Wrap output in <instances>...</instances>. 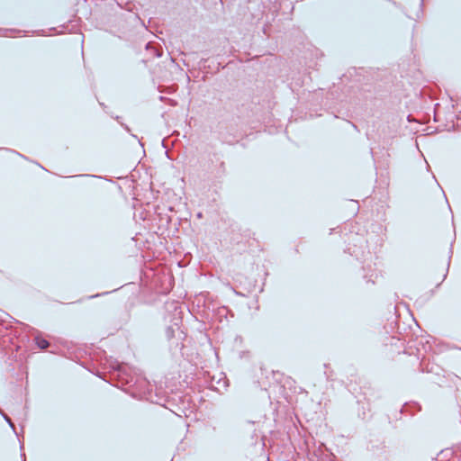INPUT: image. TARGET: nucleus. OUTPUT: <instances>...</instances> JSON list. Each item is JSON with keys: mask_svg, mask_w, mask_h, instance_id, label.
<instances>
[{"mask_svg": "<svg viewBox=\"0 0 461 461\" xmlns=\"http://www.w3.org/2000/svg\"><path fill=\"white\" fill-rule=\"evenodd\" d=\"M37 345L40 348L45 349L49 347L50 343L45 339L36 338Z\"/></svg>", "mask_w": 461, "mask_h": 461, "instance_id": "nucleus-1", "label": "nucleus"}, {"mask_svg": "<svg viewBox=\"0 0 461 461\" xmlns=\"http://www.w3.org/2000/svg\"><path fill=\"white\" fill-rule=\"evenodd\" d=\"M0 413L2 414L5 420L9 424V426L14 430V425L12 422L11 419L5 413H4L2 411H0Z\"/></svg>", "mask_w": 461, "mask_h": 461, "instance_id": "nucleus-2", "label": "nucleus"}]
</instances>
